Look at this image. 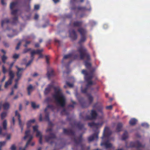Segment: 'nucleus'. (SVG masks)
I'll use <instances>...</instances> for the list:
<instances>
[{
    "instance_id": "obj_49",
    "label": "nucleus",
    "mask_w": 150,
    "mask_h": 150,
    "mask_svg": "<svg viewBox=\"0 0 150 150\" xmlns=\"http://www.w3.org/2000/svg\"><path fill=\"white\" fill-rule=\"evenodd\" d=\"M38 75V74L37 73H35L34 74L32 75L33 76V77H35L37 76Z\"/></svg>"
},
{
    "instance_id": "obj_44",
    "label": "nucleus",
    "mask_w": 150,
    "mask_h": 150,
    "mask_svg": "<svg viewBox=\"0 0 150 150\" xmlns=\"http://www.w3.org/2000/svg\"><path fill=\"white\" fill-rule=\"evenodd\" d=\"M138 147H143L144 146L140 143L139 142L138 143Z\"/></svg>"
},
{
    "instance_id": "obj_2",
    "label": "nucleus",
    "mask_w": 150,
    "mask_h": 150,
    "mask_svg": "<svg viewBox=\"0 0 150 150\" xmlns=\"http://www.w3.org/2000/svg\"><path fill=\"white\" fill-rule=\"evenodd\" d=\"M35 120L33 119L29 120L27 122L26 125L28 129L25 131V136L23 138L24 140H27L25 148L33 138V135L30 133V131L28 129L30 128L32 125L35 123Z\"/></svg>"
},
{
    "instance_id": "obj_5",
    "label": "nucleus",
    "mask_w": 150,
    "mask_h": 150,
    "mask_svg": "<svg viewBox=\"0 0 150 150\" xmlns=\"http://www.w3.org/2000/svg\"><path fill=\"white\" fill-rule=\"evenodd\" d=\"M15 115L16 117H17L18 120L19 125L21 129V131L23 130V126L24 125V123H22L20 119L21 115L18 112L17 110H16L15 112Z\"/></svg>"
},
{
    "instance_id": "obj_43",
    "label": "nucleus",
    "mask_w": 150,
    "mask_h": 150,
    "mask_svg": "<svg viewBox=\"0 0 150 150\" xmlns=\"http://www.w3.org/2000/svg\"><path fill=\"white\" fill-rule=\"evenodd\" d=\"M32 61V60H31L29 61V62H28V63H27L26 64V66H28L31 63Z\"/></svg>"
},
{
    "instance_id": "obj_22",
    "label": "nucleus",
    "mask_w": 150,
    "mask_h": 150,
    "mask_svg": "<svg viewBox=\"0 0 150 150\" xmlns=\"http://www.w3.org/2000/svg\"><path fill=\"white\" fill-rule=\"evenodd\" d=\"M88 98L89 102L90 103H91L93 100V97L91 96V95H89L88 96Z\"/></svg>"
},
{
    "instance_id": "obj_9",
    "label": "nucleus",
    "mask_w": 150,
    "mask_h": 150,
    "mask_svg": "<svg viewBox=\"0 0 150 150\" xmlns=\"http://www.w3.org/2000/svg\"><path fill=\"white\" fill-rule=\"evenodd\" d=\"M33 90V87L31 85H30L27 87V91L28 95H30L31 92Z\"/></svg>"
},
{
    "instance_id": "obj_17",
    "label": "nucleus",
    "mask_w": 150,
    "mask_h": 150,
    "mask_svg": "<svg viewBox=\"0 0 150 150\" xmlns=\"http://www.w3.org/2000/svg\"><path fill=\"white\" fill-rule=\"evenodd\" d=\"M86 50V49L83 47H81V49L79 50V52L81 53L80 57L81 58H83V57L82 52L85 51Z\"/></svg>"
},
{
    "instance_id": "obj_11",
    "label": "nucleus",
    "mask_w": 150,
    "mask_h": 150,
    "mask_svg": "<svg viewBox=\"0 0 150 150\" xmlns=\"http://www.w3.org/2000/svg\"><path fill=\"white\" fill-rule=\"evenodd\" d=\"M101 146H104L106 148H109L112 146V144L106 142L103 143V142L101 144Z\"/></svg>"
},
{
    "instance_id": "obj_53",
    "label": "nucleus",
    "mask_w": 150,
    "mask_h": 150,
    "mask_svg": "<svg viewBox=\"0 0 150 150\" xmlns=\"http://www.w3.org/2000/svg\"><path fill=\"white\" fill-rule=\"evenodd\" d=\"M79 23L78 22H76L75 23L74 25L76 26H78L79 25Z\"/></svg>"
},
{
    "instance_id": "obj_31",
    "label": "nucleus",
    "mask_w": 150,
    "mask_h": 150,
    "mask_svg": "<svg viewBox=\"0 0 150 150\" xmlns=\"http://www.w3.org/2000/svg\"><path fill=\"white\" fill-rule=\"evenodd\" d=\"M79 32L82 34H83L86 32L85 30L82 28H80L79 30Z\"/></svg>"
},
{
    "instance_id": "obj_62",
    "label": "nucleus",
    "mask_w": 150,
    "mask_h": 150,
    "mask_svg": "<svg viewBox=\"0 0 150 150\" xmlns=\"http://www.w3.org/2000/svg\"><path fill=\"white\" fill-rule=\"evenodd\" d=\"M13 89H12V91L10 93V94L11 95H13Z\"/></svg>"
},
{
    "instance_id": "obj_56",
    "label": "nucleus",
    "mask_w": 150,
    "mask_h": 150,
    "mask_svg": "<svg viewBox=\"0 0 150 150\" xmlns=\"http://www.w3.org/2000/svg\"><path fill=\"white\" fill-rule=\"evenodd\" d=\"M5 79L6 77L5 76H4L1 81V82L4 81L5 80Z\"/></svg>"
},
{
    "instance_id": "obj_55",
    "label": "nucleus",
    "mask_w": 150,
    "mask_h": 150,
    "mask_svg": "<svg viewBox=\"0 0 150 150\" xmlns=\"http://www.w3.org/2000/svg\"><path fill=\"white\" fill-rule=\"evenodd\" d=\"M35 46L36 47H38L39 46V45L38 43H36L35 44Z\"/></svg>"
},
{
    "instance_id": "obj_36",
    "label": "nucleus",
    "mask_w": 150,
    "mask_h": 150,
    "mask_svg": "<svg viewBox=\"0 0 150 150\" xmlns=\"http://www.w3.org/2000/svg\"><path fill=\"white\" fill-rule=\"evenodd\" d=\"M142 125L143 126H144L145 127H147L149 126V125H148V124L147 123H142Z\"/></svg>"
},
{
    "instance_id": "obj_50",
    "label": "nucleus",
    "mask_w": 150,
    "mask_h": 150,
    "mask_svg": "<svg viewBox=\"0 0 150 150\" xmlns=\"http://www.w3.org/2000/svg\"><path fill=\"white\" fill-rule=\"evenodd\" d=\"M86 40V38L84 37H83L82 38L81 40V42H83L85 41Z\"/></svg>"
},
{
    "instance_id": "obj_60",
    "label": "nucleus",
    "mask_w": 150,
    "mask_h": 150,
    "mask_svg": "<svg viewBox=\"0 0 150 150\" xmlns=\"http://www.w3.org/2000/svg\"><path fill=\"white\" fill-rule=\"evenodd\" d=\"M53 1L54 2V3H56L57 2H58L59 1V0H53Z\"/></svg>"
},
{
    "instance_id": "obj_8",
    "label": "nucleus",
    "mask_w": 150,
    "mask_h": 150,
    "mask_svg": "<svg viewBox=\"0 0 150 150\" xmlns=\"http://www.w3.org/2000/svg\"><path fill=\"white\" fill-rule=\"evenodd\" d=\"M0 107L2 108L4 110H7L9 108L10 105L9 103L7 102L4 103H1L0 104Z\"/></svg>"
},
{
    "instance_id": "obj_20",
    "label": "nucleus",
    "mask_w": 150,
    "mask_h": 150,
    "mask_svg": "<svg viewBox=\"0 0 150 150\" xmlns=\"http://www.w3.org/2000/svg\"><path fill=\"white\" fill-rule=\"evenodd\" d=\"M7 122L6 120H4L3 123H2V125L4 129H6L7 127Z\"/></svg>"
},
{
    "instance_id": "obj_45",
    "label": "nucleus",
    "mask_w": 150,
    "mask_h": 150,
    "mask_svg": "<svg viewBox=\"0 0 150 150\" xmlns=\"http://www.w3.org/2000/svg\"><path fill=\"white\" fill-rule=\"evenodd\" d=\"M2 129L1 126H0V135H3L2 133Z\"/></svg>"
},
{
    "instance_id": "obj_59",
    "label": "nucleus",
    "mask_w": 150,
    "mask_h": 150,
    "mask_svg": "<svg viewBox=\"0 0 150 150\" xmlns=\"http://www.w3.org/2000/svg\"><path fill=\"white\" fill-rule=\"evenodd\" d=\"M18 97V96H15L13 98V99H17Z\"/></svg>"
},
{
    "instance_id": "obj_6",
    "label": "nucleus",
    "mask_w": 150,
    "mask_h": 150,
    "mask_svg": "<svg viewBox=\"0 0 150 150\" xmlns=\"http://www.w3.org/2000/svg\"><path fill=\"white\" fill-rule=\"evenodd\" d=\"M16 67L17 69L16 75L17 78V79L19 80L22 76V73L24 69L23 68H19L17 66H16Z\"/></svg>"
},
{
    "instance_id": "obj_15",
    "label": "nucleus",
    "mask_w": 150,
    "mask_h": 150,
    "mask_svg": "<svg viewBox=\"0 0 150 150\" xmlns=\"http://www.w3.org/2000/svg\"><path fill=\"white\" fill-rule=\"evenodd\" d=\"M7 115V112H2L1 114V120H3L5 118Z\"/></svg>"
},
{
    "instance_id": "obj_58",
    "label": "nucleus",
    "mask_w": 150,
    "mask_h": 150,
    "mask_svg": "<svg viewBox=\"0 0 150 150\" xmlns=\"http://www.w3.org/2000/svg\"><path fill=\"white\" fill-rule=\"evenodd\" d=\"M30 49H26L24 51V53H26V52L28 51H29V50H30Z\"/></svg>"
},
{
    "instance_id": "obj_29",
    "label": "nucleus",
    "mask_w": 150,
    "mask_h": 150,
    "mask_svg": "<svg viewBox=\"0 0 150 150\" xmlns=\"http://www.w3.org/2000/svg\"><path fill=\"white\" fill-rule=\"evenodd\" d=\"M127 137V133L125 132L123 135L122 139H125Z\"/></svg>"
},
{
    "instance_id": "obj_32",
    "label": "nucleus",
    "mask_w": 150,
    "mask_h": 150,
    "mask_svg": "<svg viewBox=\"0 0 150 150\" xmlns=\"http://www.w3.org/2000/svg\"><path fill=\"white\" fill-rule=\"evenodd\" d=\"M19 57V55L17 54H15L13 56V58L15 59H16L18 58Z\"/></svg>"
},
{
    "instance_id": "obj_16",
    "label": "nucleus",
    "mask_w": 150,
    "mask_h": 150,
    "mask_svg": "<svg viewBox=\"0 0 150 150\" xmlns=\"http://www.w3.org/2000/svg\"><path fill=\"white\" fill-rule=\"evenodd\" d=\"M31 105L32 107L34 109H37L39 107V105L38 104H36L34 102H32Z\"/></svg>"
},
{
    "instance_id": "obj_57",
    "label": "nucleus",
    "mask_w": 150,
    "mask_h": 150,
    "mask_svg": "<svg viewBox=\"0 0 150 150\" xmlns=\"http://www.w3.org/2000/svg\"><path fill=\"white\" fill-rule=\"evenodd\" d=\"M19 150H25L24 148L20 147Z\"/></svg>"
},
{
    "instance_id": "obj_40",
    "label": "nucleus",
    "mask_w": 150,
    "mask_h": 150,
    "mask_svg": "<svg viewBox=\"0 0 150 150\" xmlns=\"http://www.w3.org/2000/svg\"><path fill=\"white\" fill-rule=\"evenodd\" d=\"M3 71L4 73H5L6 72V70L5 67L3 66L2 67Z\"/></svg>"
},
{
    "instance_id": "obj_14",
    "label": "nucleus",
    "mask_w": 150,
    "mask_h": 150,
    "mask_svg": "<svg viewBox=\"0 0 150 150\" xmlns=\"http://www.w3.org/2000/svg\"><path fill=\"white\" fill-rule=\"evenodd\" d=\"M137 122V120L134 118L131 119L129 122V124L131 125L135 124Z\"/></svg>"
},
{
    "instance_id": "obj_12",
    "label": "nucleus",
    "mask_w": 150,
    "mask_h": 150,
    "mask_svg": "<svg viewBox=\"0 0 150 150\" xmlns=\"http://www.w3.org/2000/svg\"><path fill=\"white\" fill-rule=\"evenodd\" d=\"M6 138V139L7 140H9L11 139V135L10 133H6L4 135Z\"/></svg>"
},
{
    "instance_id": "obj_25",
    "label": "nucleus",
    "mask_w": 150,
    "mask_h": 150,
    "mask_svg": "<svg viewBox=\"0 0 150 150\" xmlns=\"http://www.w3.org/2000/svg\"><path fill=\"white\" fill-rule=\"evenodd\" d=\"M70 35L71 37H75L76 36V34L75 31L74 30H72L71 32H70Z\"/></svg>"
},
{
    "instance_id": "obj_42",
    "label": "nucleus",
    "mask_w": 150,
    "mask_h": 150,
    "mask_svg": "<svg viewBox=\"0 0 150 150\" xmlns=\"http://www.w3.org/2000/svg\"><path fill=\"white\" fill-rule=\"evenodd\" d=\"M112 105H109L108 106H107L106 107V108L108 110H111L112 109Z\"/></svg>"
},
{
    "instance_id": "obj_48",
    "label": "nucleus",
    "mask_w": 150,
    "mask_h": 150,
    "mask_svg": "<svg viewBox=\"0 0 150 150\" xmlns=\"http://www.w3.org/2000/svg\"><path fill=\"white\" fill-rule=\"evenodd\" d=\"M15 35V34H13L11 35H10L9 34L8 35V36L9 38H11L13 37Z\"/></svg>"
},
{
    "instance_id": "obj_18",
    "label": "nucleus",
    "mask_w": 150,
    "mask_h": 150,
    "mask_svg": "<svg viewBox=\"0 0 150 150\" xmlns=\"http://www.w3.org/2000/svg\"><path fill=\"white\" fill-rule=\"evenodd\" d=\"M9 75L10 76V78L9 79H11V80H12L14 77V73L11 71H9Z\"/></svg>"
},
{
    "instance_id": "obj_34",
    "label": "nucleus",
    "mask_w": 150,
    "mask_h": 150,
    "mask_svg": "<svg viewBox=\"0 0 150 150\" xmlns=\"http://www.w3.org/2000/svg\"><path fill=\"white\" fill-rule=\"evenodd\" d=\"M31 57H32L36 53V51L34 50H33L31 51Z\"/></svg>"
},
{
    "instance_id": "obj_26",
    "label": "nucleus",
    "mask_w": 150,
    "mask_h": 150,
    "mask_svg": "<svg viewBox=\"0 0 150 150\" xmlns=\"http://www.w3.org/2000/svg\"><path fill=\"white\" fill-rule=\"evenodd\" d=\"M8 22V20L7 19H5L1 22V25L3 27L4 24L7 23Z\"/></svg>"
},
{
    "instance_id": "obj_52",
    "label": "nucleus",
    "mask_w": 150,
    "mask_h": 150,
    "mask_svg": "<svg viewBox=\"0 0 150 150\" xmlns=\"http://www.w3.org/2000/svg\"><path fill=\"white\" fill-rule=\"evenodd\" d=\"M43 55L41 54H39V56L38 57L39 58H42L43 57Z\"/></svg>"
},
{
    "instance_id": "obj_64",
    "label": "nucleus",
    "mask_w": 150,
    "mask_h": 150,
    "mask_svg": "<svg viewBox=\"0 0 150 150\" xmlns=\"http://www.w3.org/2000/svg\"><path fill=\"white\" fill-rule=\"evenodd\" d=\"M42 115H40V121H42Z\"/></svg>"
},
{
    "instance_id": "obj_39",
    "label": "nucleus",
    "mask_w": 150,
    "mask_h": 150,
    "mask_svg": "<svg viewBox=\"0 0 150 150\" xmlns=\"http://www.w3.org/2000/svg\"><path fill=\"white\" fill-rule=\"evenodd\" d=\"M21 44V42H19L17 46L16 47V50H18L19 49L20 45Z\"/></svg>"
},
{
    "instance_id": "obj_30",
    "label": "nucleus",
    "mask_w": 150,
    "mask_h": 150,
    "mask_svg": "<svg viewBox=\"0 0 150 150\" xmlns=\"http://www.w3.org/2000/svg\"><path fill=\"white\" fill-rule=\"evenodd\" d=\"M16 147L15 145H12L10 147V149L11 150H16Z\"/></svg>"
},
{
    "instance_id": "obj_51",
    "label": "nucleus",
    "mask_w": 150,
    "mask_h": 150,
    "mask_svg": "<svg viewBox=\"0 0 150 150\" xmlns=\"http://www.w3.org/2000/svg\"><path fill=\"white\" fill-rule=\"evenodd\" d=\"M1 3L3 5H5L6 4V3L4 2V0H1Z\"/></svg>"
},
{
    "instance_id": "obj_38",
    "label": "nucleus",
    "mask_w": 150,
    "mask_h": 150,
    "mask_svg": "<svg viewBox=\"0 0 150 150\" xmlns=\"http://www.w3.org/2000/svg\"><path fill=\"white\" fill-rule=\"evenodd\" d=\"M85 65L86 67H90L91 66V64L89 63H85Z\"/></svg>"
},
{
    "instance_id": "obj_23",
    "label": "nucleus",
    "mask_w": 150,
    "mask_h": 150,
    "mask_svg": "<svg viewBox=\"0 0 150 150\" xmlns=\"http://www.w3.org/2000/svg\"><path fill=\"white\" fill-rule=\"evenodd\" d=\"M122 126V124L121 123H119L117 125V130L119 132L120 131L121 128Z\"/></svg>"
},
{
    "instance_id": "obj_10",
    "label": "nucleus",
    "mask_w": 150,
    "mask_h": 150,
    "mask_svg": "<svg viewBox=\"0 0 150 150\" xmlns=\"http://www.w3.org/2000/svg\"><path fill=\"white\" fill-rule=\"evenodd\" d=\"M98 136L97 134H94L93 136L90 137L88 138V140L89 141H91L97 139Z\"/></svg>"
},
{
    "instance_id": "obj_7",
    "label": "nucleus",
    "mask_w": 150,
    "mask_h": 150,
    "mask_svg": "<svg viewBox=\"0 0 150 150\" xmlns=\"http://www.w3.org/2000/svg\"><path fill=\"white\" fill-rule=\"evenodd\" d=\"M17 5V3L16 2H12L11 3L10 5V8L11 10V13L13 15L15 14L16 13V10H13L14 8Z\"/></svg>"
},
{
    "instance_id": "obj_27",
    "label": "nucleus",
    "mask_w": 150,
    "mask_h": 150,
    "mask_svg": "<svg viewBox=\"0 0 150 150\" xmlns=\"http://www.w3.org/2000/svg\"><path fill=\"white\" fill-rule=\"evenodd\" d=\"M6 141L0 142V148L6 145Z\"/></svg>"
},
{
    "instance_id": "obj_46",
    "label": "nucleus",
    "mask_w": 150,
    "mask_h": 150,
    "mask_svg": "<svg viewBox=\"0 0 150 150\" xmlns=\"http://www.w3.org/2000/svg\"><path fill=\"white\" fill-rule=\"evenodd\" d=\"M12 121L13 125H14L15 124V119H14V117H12Z\"/></svg>"
},
{
    "instance_id": "obj_61",
    "label": "nucleus",
    "mask_w": 150,
    "mask_h": 150,
    "mask_svg": "<svg viewBox=\"0 0 150 150\" xmlns=\"http://www.w3.org/2000/svg\"><path fill=\"white\" fill-rule=\"evenodd\" d=\"M83 93H86V89H85V90H83L82 89H81Z\"/></svg>"
},
{
    "instance_id": "obj_54",
    "label": "nucleus",
    "mask_w": 150,
    "mask_h": 150,
    "mask_svg": "<svg viewBox=\"0 0 150 150\" xmlns=\"http://www.w3.org/2000/svg\"><path fill=\"white\" fill-rule=\"evenodd\" d=\"M22 106L21 105H19V110H22Z\"/></svg>"
},
{
    "instance_id": "obj_37",
    "label": "nucleus",
    "mask_w": 150,
    "mask_h": 150,
    "mask_svg": "<svg viewBox=\"0 0 150 150\" xmlns=\"http://www.w3.org/2000/svg\"><path fill=\"white\" fill-rule=\"evenodd\" d=\"M70 57V54H67V55H66L64 56V59H66Z\"/></svg>"
},
{
    "instance_id": "obj_24",
    "label": "nucleus",
    "mask_w": 150,
    "mask_h": 150,
    "mask_svg": "<svg viewBox=\"0 0 150 150\" xmlns=\"http://www.w3.org/2000/svg\"><path fill=\"white\" fill-rule=\"evenodd\" d=\"M19 80H18V79H16L15 80V84L13 88H12V89H16L18 88V81Z\"/></svg>"
},
{
    "instance_id": "obj_13",
    "label": "nucleus",
    "mask_w": 150,
    "mask_h": 150,
    "mask_svg": "<svg viewBox=\"0 0 150 150\" xmlns=\"http://www.w3.org/2000/svg\"><path fill=\"white\" fill-rule=\"evenodd\" d=\"M12 81V80H11V79H9L6 82L4 85V88H7L8 86L11 84Z\"/></svg>"
},
{
    "instance_id": "obj_21",
    "label": "nucleus",
    "mask_w": 150,
    "mask_h": 150,
    "mask_svg": "<svg viewBox=\"0 0 150 150\" xmlns=\"http://www.w3.org/2000/svg\"><path fill=\"white\" fill-rule=\"evenodd\" d=\"M91 127H99V124H96L94 123H89L88 124Z\"/></svg>"
},
{
    "instance_id": "obj_47",
    "label": "nucleus",
    "mask_w": 150,
    "mask_h": 150,
    "mask_svg": "<svg viewBox=\"0 0 150 150\" xmlns=\"http://www.w3.org/2000/svg\"><path fill=\"white\" fill-rule=\"evenodd\" d=\"M39 17V16L38 14H35L34 17V18L35 19H37Z\"/></svg>"
},
{
    "instance_id": "obj_35",
    "label": "nucleus",
    "mask_w": 150,
    "mask_h": 150,
    "mask_svg": "<svg viewBox=\"0 0 150 150\" xmlns=\"http://www.w3.org/2000/svg\"><path fill=\"white\" fill-rule=\"evenodd\" d=\"M40 8V6L38 5H35L34 6V9L35 10H38Z\"/></svg>"
},
{
    "instance_id": "obj_4",
    "label": "nucleus",
    "mask_w": 150,
    "mask_h": 150,
    "mask_svg": "<svg viewBox=\"0 0 150 150\" xmlns=\"http://www.w3.org/2000/svg\"><path fill=\"white\" fill-rule=\"evenodd\" d=\"M33 133H36V136L39 138V142L42 143V134L41 132L38 129V126L37 125L34 126L33 127Z\"/></svg>"
},
{
    "instance_id": "obj_1",
    "label": "nucleus",
    "mask_w": 150,
    "mask_h": 150,
    "mask_svg": "<svg viewBox=\"0 0 150 150\" xmlns=\"http://www.w3.org/2000/svg\"><path fill=\"white\" fill-rule=\"evenodd\" d=\"M54 92L53 94V97L57 103L63 106L65 104L66 99L62 91L61 90L58 86L54 87Z\"/></svg>"
},
{
    "instance_id": "obj_33",
    "label": "nucleus",
    "mask_w": 150,
    "mask_h": 150,
    "mask_svg": "<svg viewBox=\"0 0 150 150\" xmlns=\"http://www.w3.org/2000/svg\"><path fill=\"white\" fill-rule=\"evenodd\" d=\"M43 51V50L42 49L37 50L36 51V53L38 54H40V53L42 51Z\"/></svg>"
},
{
    "instance_id": "obj_41",
    "label": "nucleus",
    "mask_w": 150,
    "mask_h": 150,
    "mask_svg": "<svg viewBox=\"0 0 150 150\" xmlns=\"http://www.w3.org/2000/svg\"><path fill=\"white\" fill-rule=\"evenodd\" d=\"M67 84L70 87H72L73 86V84L72 83L71 84L69 83H67Z\"/></svg>"
},
{
    "instance_id": "obj_3",
    "label": "nucleus",
    "mask_w": 150,
    "mask_h": 150,
    "mask_svg": "<svg viewBox=\"0 0 150 150\" xmlns=\"http://www.w3.org/2000/svg\"><path fill=\"white\" fill-rule=\"evenodd\" d=\"M82 73L84 75L85 79L88 83L87 86L93 84V83L91 81L92 76L91 74L84 70L82 71Z\"/></svg>"
},
{
    "instance_id": "obj_63",
    "label": "nucleus",
    "mask_w": 150,
    "mask_h": 150,
    "mask_svg": "<svg viewBox=\"0 0 150 150\" xmlns=\"http://www.w3.org/2000/svg\"><path fill=\"white\" fill-rule=\"evenodd\" d=\"M46 61L47 63L48 62V57H46Z\"/></svg>"
},
{
    "instance_id": "obj_19",
    "label": "nucleus",
    "mask_w": 150,
    "mask_h": 150,
    "mask_svg": "<svg viewBox=\"0 0 150 150\" xmlns=\"http://www.w3.org/2000/svg\"><path fill=\"white\" fill-rule=\"evenodd\" d=\"M91 115L93 118H95L97 116V113L96 111L94 110H92L91 111Z\"/></svg>"
},
{
    "instance_id": "obj_28",
    "label": "nucleus",
    "mask_w": 150,
    "mask_h": 150,
    "mask_svg": "<svg viewBox=\"0 0 150 150\" xmlns=\"http://www.w3.org/2000/svg\"><path fill=\"white\" fill-rule=\"evenodd\" d=\"M7 57L5 55H4L2 57V60L3 63H5V61L7 59Z\"/></svg>"
}]
</instances>
